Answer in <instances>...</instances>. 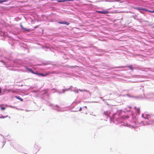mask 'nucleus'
<instances>
[{
    "label": "nucleus",
    "mask_w": 154,
    "mask_h": 154,
    "mask_svg": "<svg viewBox=\"0 0 154 154\" xmlns=\"http://www.w3.org/2000/svg\"><path fill=\"white\" fill-rule=\"evenodd\" d=\"M96 12L100 14H107L109 13L108 11L105 10L102 11H97Z\"/></svg>",
    "instance_id": "1"
},
{
    "label": "nucleus",
    "mask_w": 154,
    "mask_h": 154,
    "mask_svg": "<svg viewBox=\"0 0 154 154\" xmlns=\"http://www.w3.org/2000/svg\"><path fill=\"white\" fill-rule=\"evenodd\" d=\"M58 2H63L66 1H73V0H56Z\"/></svg>",
    "instance_id": "2"
},
{
    "label": "nucleus",
    "mask_w": 154,
    "mask_h": 154,
    "mask_svg": "<svg viewBox=\"0 0 154 154\" xmlns=\"http://www.w3.org/2000/svg\"><path fill=\"white\" fill-rule=\"evenodd\" d=\"M15 97L17 99L20 100L21 101H23V99H22L19 96H15Z\"/></svg>",
    "instance_id": "3"
},
{
    "label": "nucleus",
    "mask_w": 154,
    "mask_h": 154,
    "mask_svg": "<svg viewBox=\"0 0 154 154\" xmlns=\"http://www.w3.org/2000/svg\"><path fill=\"white\" fill-rule=\"evenodd\" d=\"M134 109L137 110L138 113H139L140 110L139 108H137V107H134Z\"/></svg>",
    "instance_id": "4"
},
{
    "label": "nucleus",
    "mask_w": 154,
    "mask_h": 154,
    "mask_svg": "<svg viewBox=\"0 0 154 154\" xmlns=\"http://www.w3.org/2000/svg\"><path fill=\"white\" fill-rule=\"evenodd\" d=\"M128 67V68H129L132 71H133V67H132V65H130V66H127Z\"/></svg>",
    "instance_id": "5"
},
{
    "label": "nucleus",
    "mask_w": 154,
    "mask_h": 154,
    "mask_svg": "<svg viewBox=\"0 0 154 154\" xmlns=\"http://www.w3.org/2000/svg\"><path fill=\"white\" fill-rule=\"evenodd\" d=\"M28 70L29 71L31 72V73L34 74V72L30 69H28Z\"/></svg>",
    "instance_id": "6"
},
{
    "label": "nucleus",
    "mask_w": 154,
    "mask_h": 154,
    "mask_svg": "<svg viewBox=\"0 0 154 154\" xmlns=\"http://www.w3.org/2000/svg\"><path fill=\"white\" fill-rule=\"evenodd\" d=\"M39 75H40L42 76H45L47 75V74H44L42 73H40L39 74Z\"/></svg>",
    "instance_id": "7"
},
{
    "label": "nucleus",
    "mask_w": 154,
    "mask_h": 154,
    "mask_svg": "<svg viewBox=\"0 0 154 154\" xmlns=\"http://www.w3.org/2000/svg\"><path fill=\"white\" fill-rule=\"evenodd\" d=\"M137 9L139 10H143L144 11V8H137Z\"/></svg>",
    "instance_id": "8"
},
{
    "label": "nucleus",
    "mask_w": 154,
    "mask_h": 154,
    "mask_svg": "<svg viewBox=\"0 0 154 154\" xmlns=\"http://www.w3.org/2000/svg\"><path fill=\"white\" fill-rule=\"evenodd\" d=\"M8 117V116H2V117H0V119H2V118L4 119V118L7 117Z\"/></svg>",
    "instance_id": "9"
},
{
    "label": "nucleus",
    "mask_w": 154,
    "mask_h": 154,
    "mask_svg": "<svg viewBox=\"0 0 154 154\" xmlns=\"http://www.w3.org/2000/svg\"><path fill=\"white\" fill-rule=\"evenodd\" d=\"M80 91H81L82 92V91H86V92H88V91L87 90H81L80 89H79V90Z\"/></svg>",
    "instance_id": "10"
},
{
    "label": "nucleus",
    "mask_w": 154,
    "mask_h": 154,
    "mask_svg": "<svg viewBox=\"0 0 154 154\" xmlns=\"http://www.w3.org/2000/svg\"><path fill=\"white\" fill-rule=\"evenodd\" d=\"M64 24H65L67 25H68L69 24V23H68L67 22H64Z\"/></svg>",
    "instance_id": "11"
},
{
    "label": "nucleus",
    "mask_w": 154,
    "mask_h": 154,
    "mask_svg": "<svg viewBox=\"0 0 154 154\" xmlns=\"http://www.w3.org/2000/svg\"><path fill=\"white\" fill-rule=\"evenodd\" d=\"M148 11L149 12H150L152 13H154V11H150V10H148Z\"/></svg>",
    "instance_id": "12"
},
{
    "label": "nucleus",
    "mask_w": 154,
    "mask_h": 154,
    "mask_svg": "<svg viewBox=\"0 0 154 154\" xmlns=\"http://www.w3.org/2000/svg\"><path fill=\"white\" fill-rule=\"evenodd\" d=\"M5 2V0L1 1L0 0V3H2V2Z\"/></svg>",
    "instance_id": "13"
},
{
    "label": "nucleus",
    "mask_w": 154,
    "mask_h": 154,
    "mask_svg": "<svg viewBox=\"0 0 154 154\" xmlns=\"http://www.w3.org/2000/svg\"><path fill=\"white\" fill-rule=\"evenodd\" d=\"M59 23L60 24H64V22H59Z\"/></svg>",
    "instance_id": "14"
},
{
    "label": "nucleus",
    "mask_w": 154,
    "mask_h": 154,
    "mask_svg": "<svg viewBox=\"0 0 154 154\" xmlns=\"http://www.w3.org/2000/svg\"><path fill=\"white\" fill-rule=\"evenodd\" d=\"M1 109L2 110H4L5 109V108L4 107H1Z\"/></svg>",
    "instance_id": "15"
},
{
    "label": "nucleus",
    "mask_w": 154,
    "mask_h": 154,
    "mask_svg": "<svg viewBox=\"0 0 154 154\" xmlns=\"http://www.w3.org/2000/svg\"><path fill=\"white\" fill-rule=\"evenodd\" d=\"M148 10H147L145 8H144V11H148Z\"/></svg>",
    "instance_id": "16"
},
{
    "label": "nucleus",
    "mask_w": 154,
    "mask_h": 154,
    "mask_svg": "<svg viewBox=\"0 0 154 154\" xmlns=\"http://www.w3.org/2000/svg\"><path fill=\"white\" fill-rule=\"evenodd\" d=\"M151 122H152V123H154V120H152L151 121Z\"/></svg>",
    "instance_id": "17"
},
{
    "label": "nucleus",
    "mask_w": 154,
    "mask_h": 154,
    "mask_svg": "<svg viewBox=\"0 0 154 154\" xmlns=\"http://www.w3.org/2000/svg\"><path fill=\"white\" fill-rule=\"evenodd\" d=\"M82 110V108H81H81H80V109H79V110L80 111H81V110Z\"/></svg>",
    "instance_id": "18"
},
{
    "label": "nucleus",
    "mask_w": 154,
    "mask_h": 154,
    "mask_svg": "<svg viewBox=\"0 0 154 154\" xmlns=\"http://www.w3.org/2000/svg\"><path fill=\"white\" fill-rule=\"evenodd\" d=\"M1 91H2L1 89H0V94H1Z\"/></svg>",
    "instance_id": "19"
},
{
    "label": "nucleus",
    "mask_w": 154,
    "mask_h": 154,
    "mask_svg": "<svg viewBox=\"0 0 154 154\" xmlns=\"http://www.w3.org/2000/svg\"><path fill=\"white\" fill-rule=\"evenodd\" d=\"M104 114H105V115H106V113H105V112H104Z\"/></svg>",
    "instance_id": "20"
},
{
    "label": "nucleus",
    "mask_w": 154,
    "mask_h": 154,
    "mask_svg": "<svg viewBox=\"0 0 154 154\" xmlns=\"http://www.w3.org/2000/svg\"><path fill=\"white\" fill-rule=\"evenodd\" d=\"M76 93H78V91H76Z\"/></svg>",
    "instance_id": "21"
},
{
    "label": "nucleus",
    "mask_w": 154,
    "mask_h": 154,
    "mask_svg": "<svg viewBox=\"0 0 154 154\" xmlns=\"http://www.w3.org/2000/svg\"><path fill=\"white\" fill-rule=\"evenodd\" d=\"M10 90H8V91H9Z\"/></svg>",
    "instance_id": "22"
},
{
    "label": "nucleus",
    "mask_w": 154,
    "mask_h": 154,
    "mask_svg": "<svg viewBox=\"0 0 154 154\" xmlns=\"http://www.w3.org/2000/svg\"><path fill=\"white\" fill-rule=\"evenodd\" d=\"M12 92H14V91H12Z\"/></svg>",
    "instance_id": "23"
},
{
    "label": "nucleus",
    "mask_w": 154,
    "mask_h": 154,
    "mask_svg": "<svg viewBox=\"0 0 154 154\" xmlns=\"http://www.w3.org/2000/svg\"><path fill=\"white\" fill-rule=\"evenodd\" d=\"M37 26L35 27V28H37Z\"/></svg>",
    "instance_id": "24"
}]
</instances>
